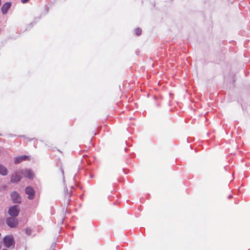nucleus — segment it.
I'll use <instances>...</instances> for the list:
<instances>
[{
	"instance_id": "obj_10",
	"label": "nucleus",
	"mask_w": 250,
	"mask_h": 250,
	"mask_svg": "<svg viewBox=\"0 0 250 250\" xmlns=\"http://www.w3.org/2000/svg\"><path fill=\"white\" fill-rule=\"evenodd\" d=\"M0 174L5 176L8 174L7 169L2 165L0 164Z\"/></svg>"
},
{
	"instance_id": "obj_2",
	"label": "nucleus",
	"mask_w": 250,
	"mask_h": 250,
	"mask_svg": "<svg viewBox=\"0 0 250 250\" xmlns=\"http://www.w3.org/2000/svg\"><path fill=\"white\" fill-rule=\"evenodd\" d=\"M19 208L18 206L15 205L11 207L8 210V214L13 217H17L19 214Z\"/></svg>"
},
{
	"instance_id": "obj_1",
	"label": "nucleus",
	"mask_w": 250,
	"mask_h": 250,
	"mask_svg": "<svg viewBox=\"0 0 250 250\" xmlns=\"http://www.w3.org/2000/svg\"><path fill=\"white\" fill-rule=\"evenodd\" d=\"M3 244L5 247L13 249L15 247V241L12 235H6L3 238Z\"/></svg>"
},
{
	"instance_id": "obj_5",
	"label": "nucleus",
	"mask_w": 250,
	"mask_h": 250,
	"mask_svg": "<svg viewBox=\"0 0 250 250\" xmlns=\"http://www.w3.org/2000/svg\"><path fill=\"white\" fill-rule=\"evenodd\" d=\"M21 174H23L26 178L32 179L34 176L33 172L30 169H25L21 171Z\"/></svg>"
},
{
	"instance_id": "obj_6",
	"label": "nucleus",
	"mask_w": 250,
	"mask_h": 250,
	"mask_svg": "<svg viewBox=\"0 0 250 250\" xmlns=\"http://www.w3.org/2000/svg\"><path fill=\"white\" fill-rule=\"evenodd\" d=\"M21 175V171L15 172L11 176V182L12 183H17L20 181L22 177Z\"/></svg>"
},
{
	"instance_id": "obj_12",
	"label": "nucleus",
	"mask_w": 250,
	"mask_h": 250,
	"mask_svg": "<svg viewBox=\"0 0 250 250\" xmlns=\"http://www.w3.org/2000/svg\"><path fill=\"white\" fill-rule=\"evenodd\" d=\"M29 0H21V2L22 3H25L26 2H27Z\"/></svg>"
},
{
	"instance_id": "obj_3",
	"label": "nucleus",
	"mask_w": 250,
	"mask_h": 250,
	"mask_svg": "<svg viewBox=\"0 0 250 250\" xmlns=\"http://www.w3.org/2000/svg\"><path fill=\"white\" fill-rule=\"evenodd\" d=\"M11 198L14 203H20L21 201V196L17 191L11 192Z\"/></svg>"
},
{
	"instance_id": "obj_11",
	"label": "nucleus",
	"mask_w": 250,
	"mask_h": 250,
	"mask_svg": "<svg viewBox=\"0 0 250 250\" xmlns=\"http://www.w3.org/2000/svg\"><path fill=\"white\" fill-rule=\"evenodd\" d=\"M142 30L140 28H137L135 29V34L136 35L139 36L141 35Z\"/></svg>"
},
{
	"instance_id": "obj_13",
	"label": "nucleus",
	"mask_w": 250,
	"mask_h": 250,
	"mask_svg": "<svg viewBox=\"0 0 250 250\" xmlns=\"http://www.w3.org/2000/svg\"><path fill=\"white\" fill-rule=\"evenodd\" d=\"M229 198H231V195H229Z\"/></svg>"
},
{
	"instance_id": "obj_14",
	"label": "nucleus",
	"mask_w": 250,
	"mask_h": 250,
	"mask_svg": "<svg viewBox=\"0 0 250 250\" xmlns=\"http://www.w3.org/2000/svg\"><path fill=\"white\" fill-rule=\"evenodd\" d=\"M62 173L63 174V170H62Z\"/></svg>"
},
{
	"instance_id": "obj_8",
	"label": "nucleus",
	"mask_w": 250,
	"mask_h": 250,
	"mask_svg": "<svg viewBox=\"0 0 250 250\" xmlns=\"http://www.w3.org/2000/svg\"><path fill=\"white\" fill-rule=\"evenodd\" d=\"M11 3L10 2H6L4 3L1 7V11L3 14L7 13L8 10L10 8Z\"/></svg>"
},
{
	"instance_id": "obj_9",
	"label": "nucleus",
	"mask_w": 250,
	"mask_h": 250,
	"mask_svg": "<svg viewBox=\"0 0 250 250\" xmlns=\"http://www.w3.org/2000/svg\"><path fill=\"white\" fill-rule=\"evenodd\" d=\"M27 158H28V156H27L26 155L20 156L16 157L15 158L14 163L16 164H19L23 161H25V160H27Z\"/></svg>"
},
{
	"instance_id": "obj_7",
	"label": "nucleus",
	"mask_w": 250,
	"mask_h": 250,
	"mask_svg": "<svg viewBox=\"0 0 250 250\" xmlns=\"http://www.w3.org/2000/svg\"><path fill=\"white\" fill-rule=\"evenodd\" d=\"M25 193L28 195V198L32 200L34 198L35 192L32 188L30 187H26L25 188Z\"/></svg>"
},
{
	"instance_id": "obj_4",
	"label": "nucleus",
	"mask_w": 250,
	"mask_h": 250,
	"mask_svg": "<svg viewBox=\"0 0 250 250\" xmlns=\"http://www.w3.org/2000/svg\"><path fill=\"white\" fill-rule=\"evenodd\" d=\"M7 225L10 228H16L18 225V221L16 218L9 217L6 221Z\"/></svg>"
}]
</instances>
